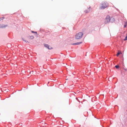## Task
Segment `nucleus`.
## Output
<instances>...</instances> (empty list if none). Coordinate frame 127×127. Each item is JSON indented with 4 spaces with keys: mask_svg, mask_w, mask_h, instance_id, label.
<instances>
[{
    "mask_svg": "<svg viewBox=\"0 0 127 127\" xmlns=\"http://www.w3.org/2000/svg\"><path fill=\"white\" fill-rule=\"evenodd\" d=\"M124 69L126 71H127V68H124Z\"/></svg>",
    "mask_w": 127,
    "mask_h": 127,
    "instance_id": "obj_12",
    "label": "nucleus"
},
{
    "mask_svg": "<svg viewBox=\"0 0 127 127\" xmlns=\"http://www.w3.org/2000/svg\"><path fill=\"white\" fill-rule=\"evenodd\" d=\"M82 43V42H77V43H73V44H72L73 45H79L80 44H81V43Z\"/></svg>",
    "mask_w": 127,
    "mask_h": 127,
    "instance_id": "obj_5",
    "label": "nucleus"
},
{
    "mask_svg": "<svg viewBox=\"0 0 127 127\" xmlns=\"http://www.w3.org/2000/svg\"><path fill=\"white\" fill-rule=\"evenodd\" d=\"M7 26V25H6L5 26H1L0 27L1 28H3V27H6Z\"/></svg>",
    "mask_w": 127,
    "mask_h": 127,
    "instance_id": "obj_11",
    "label": "nucleus"
},
{
    "mask_svg": "<svg viewBox=\"0 0 127 127\" xmlns=\"http://www.w3.org/2000/svg\"><path fill=\"white\" fill-rule=\"evenodd\" d=\"M126 26L125 25V26H124V27H125Z\"/></svg>",
    "mask_w": 127,
    "mask_h": 127,
    "instance_id": "obj_14",
    "label": "nucleus"
},
{
    "mask_svg": "<svg viewBox=\"0 0 127 127\" xmlns=\"http://www.w3.org/2000/svg\"><path fill=\"white\" fill-rule=\"evenodd\" d=\"M44 46L45 47H47L49 49H51L52 48L51 47H50V48H49V45H48L47 44H45L44 45Z\"/></svg>",
    "mask_w": 127,
    "mask_h": 127,
    "instance_id": "obj_4",
    "label": "nucleus"
},
{
    "mask_svg": "<svg viewBox=\"0 0 127 127\" xmlns=\"http://www.w3.org/2000/svg\"><path fill=\"white\" fill-rule=\"evenodd\" d=\"M120 53L122 54L121 53H120L119 51H118L117 53V56H118Z\"/></svg>",
    "mask_w": 127,
    "mask_h": 127,
    "instance_id": "obj_8",
    "label": "nucleus"
},
{
    "mask_svg": "<svg viewBox=\"0 0 127 127\" xmlns=\"http://www.w3.org/2000/svg\"><path fill=\"white\" fill-rule=\"evenodd\" d=\"M110 17L108 15L106 16L104 21V23L105 24H107L109 23L110 21Z\"/></svg>",
    "mask_w": 127,
    "mask_h": 127,
    "instance_id": "obj_3",
    "label": "nucleus"
},
{
    "mask_svg": "<svg viewBox=\"0 0 127 127\" xmlns=\"http://www.w3.org/2000/svg\"><path fill=\"white\" fill-rule=\"evenodd\" d=\"M115 67L116 68H119V66L118 65H116L115 66Z\"/></svg>",
    "mask_w": 127,
    "mask_h": 127,
    "instance_id": "obj_9",
    "label": "nucleus"
},
{
    "mask_svg": "<svg viewBox=\"0 0 127 127\" xmlns=\"http://www.w3.org/2000/svg\"><path fill=\"white\" fill-rule=\"evenodd\" d=\"M127 40V36L124 39V40Z\"/></svg>",
    "mask_w": 127,
    "mask_h": 127,
    "instance_id": "obj_10",
    "label": "nucleus"
},
{
    "mask_svg": "<svg viewBox=\"0 0 127 127\" xmlns=\"http://www.w3.org/2000/svg\"><path fill=\"white\" fill-rule=\"evenodd\" d=\"M50 47H50V46H49V48H50Z\"/></svg>",
    "mask_w": 127,
    "mask_h": 127,
    "instance_id": "obj_15",
    "label": "nucleus"
},
{
    "mask_svg": "<svg viewBox=\"0 0 127 127\" xmlns=\"http://www.w3.org/2000/svg\"><path fill=\"white\" fill-rule=\"evenodd\" d=\"M83 32H81L77 33L75 36L76 39H81L83 37Z\"/></svg>",
    "mask_w": 127,
    "mask_h": 127,
    "instance_id": "obj_2",
    "label": "nucleus"
},
{
    "mask_svg": "<svg viewBox=\"0 0 127 127\" xmlns=\"http://www.w3.org/2000/svg\"><path fill=\"white\" fill-rule=\"evenodd\" d=\"M34 38V36H30V37L29 38L30 39H33Z\"/></svg>",
    "mask_w": 127,
    "mask_h": 127,
    "instance_id": "obj_6",
    "label": "nucleus"
},
{
    "mask_svg": "<svg viewBox=\"0 0 127 127\" xmlns=\"http://www.w3.org/2000/svg\"><path fill=\"white\" fill-rule=\"evenodd\" d=\"M4 18V17H2L1 18H0V20H3Z\"/></svg>",
    "mask_w": 127,
    "mask_h": 127,
    "instance_id": "obj_13",
    "label": "nucleus"
},
{
    "mask_svg": "<svg viewBox=\"0 0 127 127\" xmlns=\"http://www.w3.org/2000/svg\"><path fill=\"white\" fill-rule=\"evenodd\" d=\"M108 6V4L106 1L103 2L101 4L100 8L101 9H104L107 7Z\"/></svg>",
    "mask_w": 127,
    "mask_h": 127,
    "instance_id": "obj_1",
    "label": "nucleus"
},
{
    "mask_svg": "<svg viewBox=\"0 0 127 127\" xmlns=\"http://www.w3.org/2000/svg\"><path fill=\"white\" fill-rule=\"evenodd\" d=\"M32 33H36V34H37V35L36 36H37V32H34V31H32Z\"/></svg>",
    "mask_w": 127,
    "mask_h": 127,
    "instance_id": "obj_7",
    "label": "nucleus"
}]
</instances>
